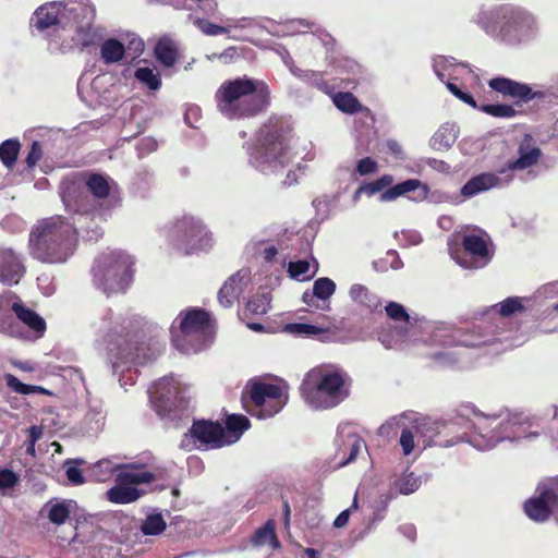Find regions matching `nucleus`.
Instances as JSON below:
<instances>
[{
    "mask_svg": "<svg viewBox=\"0 0 558 558\" xmlns=\"http://www.w3.org/2000/svg\"><path fill=\"white\" fill-rule=\"evenodd\" d=\"M25 274L21 254L12 247L0 245V281L5 284H16Z\"/></svg>",
    "mask_w": 558,
    "mask_h": 558,
    "instance_id": "25",
    "label": "nucleus"
},
{
    "mask_svg": "<svg viewBox=\"0 0 558 558\" xmlns=\"http://www.w3.org/2000/svg\"><path fill=\"white\" fill-rule=\"evenodd\" d=\"M349 377L339 371L313 369L300 387L306 405L313 410H328L340 404L349 396Z\"/></svg>",
    "mask_w": 558,
    "mask_h": 558,
    "instance_id": "7",
    "label": "nucleus"
},
{
    "mask_svg": "<svg viewBox=\"0 0 558 558\" xmlns=\"http://www.w3.org/2000/svg\"><path fill=\"white\" fill-rule=\"evenodd\" d=\"M478 110L495 118H512L515 116L514 108L505 104L483 105L478 107Z\"/></svg>",
    "mask_w": 558,
    "mask_h": 558,
    "instance_id": "53",
    "label": "nucleus"
},
{
    "mask_svg": "<svg viewBox=\"0 0 558 558\" xmlns=\"http://www.w3.org/2000/svg\"><path fill=\"white\" fill-rule=\"evenodd\" d=\"M161 352H162V345L157 341H155L153 343H148V344H145V343L136 344V347H134L132 349L122 351L123 356L128 355L129 353H131L133 356H136L138 354L141 362L135 360L134 362H131L130 364L121 365L117 372H114L112 369L113 374H119V373L124 374L125 372L129 373L126 380H125V375H123L122 377L119 378L121 387H124L126 384L133 385L135 383L134 376L132 373L133 365H144V364L155 360L158 355L161 354Z\"/></svg>",
    "mask_w": 558,
    "mask_h": 558,
    "instance_id": "23",
    "label": "nucleus"
},
{
    "mask_svg": "<svg viewBox=\"0 0 558 558\" xmlns=\"http://www.w3.org/2000/svg\"><path fill=\"white\" fill-rule=\"evenodd\" d=\"M532 299L510 296L492 307V313L499 314L506 318L517 313L524 312L531 304Z\"/></svg>",
    "mask_w": 558,
    "mask_h": 558,
    "instance_id": "34",
    "label": "nucleus"
},
{
    "mask_svg": "<svg viewBox=\"0 0 558 558\" xmlns=\"http://www.w3.org/2000/svg\"><path fill=\"white\" fill-rule=\"evenodd\" d=\"M184 391V385L172 375L159 379L148 390L150 403L161 417L170 416L181 405Z\"/></svg>",
    "mask_w": 558,
    "mask_h": 558,
    "instance_id": "17",
    "label": "nucleus"
},
{
    "mask_svg": "<svg viewBox=\"0 0 558 558\" xmlns=\"http://www.w3.org/2000/svg\"><path fill=\"white\" fill-rule=\"evenodd\" d=\"M250 421L246 416L241 414H231L227 417L226 428H225V438L226 440L230 438H235L234 442H236L242 434L248 429Z\"/></svg>",
    "mask_w": 558,
    "mask_h": 558,
    "instance_id": "37",
    "label": "nucleus"
},
{
    "mask_svg": "<svg viewBox=\"0 0 558 558\" xmlns=\"http://www.w3.org/2000/svg\"><path fill=\"white\" fill-rule=\"evenodd\" d=\"M291 131L282 123L263 126L245 149L250 165L264 174H276L293 158Z\"/></svg>",
    "mask_w": 558,
    "mask_h": 558,
    "instance_id": "5",
    "label": "nucleus"
},
{
    "mask_svg": "<svg viewBox=\"0 0 558 558\" xmlns=\"http://www.w3.org/2000/svg\"><path fill=\"white\" fill-rule=\"evenodd\" d=\"M135 78L150 90H158L161 86L160 74L154 69L142 66L134 73Z\"/></svg>",
    "mask_w": 558,
    "mask_h": 558,
    "instance_id": "44",
    "label": "nucleus"
},
{
    "mask_svg": "<svg viewBox=\"0 0 558 558\" xmlns=\"http://www.w3.org/2000/svg\"><path fill=\"white\" fill-rule=\"evenodd\" d=\"M458 128L453 123L442 124L432 136L430 147L435 150H447L457 141Z\"/></svg>",
    "mask_w": 558,
    "mask_h": 558,
    "instance_id": "32",
    "label": "nucleus"
},
{
    "mask_svg": "<svg viewBox=\"0 0 558 558\" xmlns=\"http://www.w3.org/2000/svg\"><path fill=\"white\" fill-rule=\"evenodd\" d=\"M85 184L93 196L99 201V207L92 214L93 219L97 217L105 220L120 204L117 183L108 175L90 173L86 177Z\"/></svg>",
    "mask_w": 558,
    "mask_h": 558,
    "instance_id": "19",
    "label": "nucleus"
},
{
    "mask_svg": "<svg viewBox=\"0 0 558 558\" xmlns=\"http://www.w3.org/2000/svg\"><path fill=\"white\" fill-rule=\"evenodd\" d=\"M125 464L118 463L112 459H102L92 468V474L98 482L108 481L113 474H118Z\"/></svg>",
    "mask_w": 558,
    "mask_h": 558,
    "instance_id": "36",
    "label": "nucleus"
},
{
    "mask_svg": "<svg viewBox=\"0 0 558 558\" xmlns=\"http://www.w3.org/2000/svg\"><path fill=\"white\" fill-rule=\"evenodd\" d=\"M288 271L290 276L296 280H308L315 276L317 263L314 260V265L312 266L307 260L290 262Z\"/></svg>",
    "mask_w": 558,
    "mask_h": 558,
    "instance_id": "42",
    "label": "nucleus"
},
{
    "mask_svg": "<svg viewBox=\"0 0 558 558\" xmlns=\"http://www.w3.org/2000/svg\"><path fill=\"white\" fill-rule=\"evenodd\" d=\"M333 105L342 112L353 114L362 110V105L357 98L351 93H332Z\"/></svg>",
    "mask_w": 558,
    "mask_h": 558,
    "instance_id": "39",
    "label": "nucleus"
},
{
    "mask_svg": "<svg viewBox=\"0 0 558 558\" xmlns=\"http://www.w3.org/2000/svg\"><path fill=\"white\" fill-rule=\"evenodd\" d=\"M505 5H481L470 14L471 25L497 41L500 24L502 22Z\"/></svg>",
    "mask_w": 558,
    "mask_h": 558,
    "instance_id": "20",
    "label": "nucleus"
},
{
    "mask_svg": "<svg viewBox=\"0 0 558 558\" xmlns=\"http://www.w3.org/2000/svg\"><path fill=\"white\" fill-rule=\"evenodd\" d=\"M128 45L116 38H108L100 45V58L105 64H112L120 62L125 52L132 51L133 57H138L144 50V41L135 34H128Z\"/></svg>",
    "mask_w": 558,
    "mask_h": 558,
    "instance_id": "21",
    "label": "nucleus"
},
{
    "mask_svg": "<svg viewBox=\"0 0 558 558\" xmlns=\"http://www.w3.org/2000/svg\"><path fill=\"white\" fill-rule=\"evenodd\" d=\"M399 442L404 456L413 453L416 447L413 430L410 428H404L401 433Z\"/></svg>",
    "mask_w": 558,
    "mask_h": 558,
    "instance_id": "60",
    "label": "nucleus"
},
{
    "mask_svg": "<svg viewBox=\"0 0 558 558\" xmlns=\"http://www.w3.org/2000/svg\"><path fill=\"white\" fill-rule=\"evenodd\" d=\"M558 296V281L542 286L534 294V299L547 300Z\"/></svg>",
    "mask_w": 558,
    "mask_h": 558,
    "instance_id": "62",
    "label": "nucleus"
},
{
    "mask_svg": "<svg viewBox=\"0 0 558 558\" xmlns=\"http://www.w3.org/2000/svg\"><path fill=\"white\" fill-rule=\"evenodd\" d=\"M225 27L231 29H247L256 25V21L252 17L227 19Z\"/></svg>",
    "mask_w": 558,
    "mask_h": 558,
    "instance_id": "63",
    "label": "nucleus"
},
{
    "mask_svg": "<svg viewBox=\"0 0 558 558\" xmlns=\"http://www.w3.org/2000/svg\"><path fill=\"white\" fill-rule=\"evenodd\" d=\"M190 20L203 34L207 36H217L229 33V27L214 24L206 19L193 17L190 15Z\"/></svg>",
    "mask_w": 558,
    "mask_h": 558,
    "instance_id": "49",
    "label": "nucleus"
},
{
    "mask_svg": "<svg viewBox=\"0 0 558 558\" xmlns=\"http://www.w3.org/2000/svg\"><path fill=\"white\" fill-rule=\"evenodd\" d=\"M523 510L526 517L537 523H544L551 515L558 521V477L541 481L534 495L529 498Z\"/></svg>",
    "mask_w": 558,
    "mask_h": 558,
    "instance_id": "13",
    "label": "nucleus"
},
{
    "mask_svg": "<svg viewBox=\"0 0 558 558\" xmlns=\"http://www.w3.org/2000/svg\"><path fill=\"white\" fill-rule=\"evenodd\" d=\"M166 529V522L160 513L148 515L142 523L141 530L145 535H158Z\"/></svg>",
    "mask_w": 558,
    "mask_h": 558,
    "instance_id": "48",
    "label": "nucleus"
},
{
    "mask_svg": "<svg viewBox=\"0 0 558 558\" xmlns=\"http://www.w3.org/2000/svg\"><path fill=\"white\" fill-rule=\"evenodd\" d=\"M131 320L112 310H105L99 318L93 324L96 335V343L104 348L107 357L114 372L121 365L130 364L135 360L141 362L140 355L133 356L131 353L123 356L122 351H126L140 344L130 337Z\"/></svg>",
    "mask_w": 558,
    "mask_h": 558,
    "instance_id": "6",
    "label": "nucleus"
},
{
    "mask_svg": "<svg viewBox=\"0 0 558 558\" xmlns=\"http://www.w3.org/2000/svg\"><path fill=\"white\" fill-rule=\"evenodd\" d=\"M463 247L464 251L461 254L451 253V255L461 267L466 269L485 267L494 255L489 236L485 232L465 234Z\"/></svg>",
    "mask_w": 558,
    "mask_h": 558,
    "instance_id": "18",
    "label": "nucleus"
},
{
    "mask_svg": "<svg viewBox=\"0 0 558 558\" xmlns=\"http://www.w3.org/2000/svg\"><path fill=\"white\" fill-rule=\"evenodd\" d=\"M336 284L335 282L327 278H318L313 286V292L316 299L322 301H327L335 293Z\"/></svg>",
    "mask_w": 558,
    "mask_h": 558,
    "instance_id": "50",
    "label": "nucleus"
},
{
    "mask_svg": "<svg viewBox=\"0 0 558 558\" xmlns=\"http://www.w3.org/2000/svg\"><path fill=\"white\" fill-rule=\"evenodd\" d=\"M293 76L300 81L317 88L326 95H331L335 90V86L325 81L324 74L313 70H293Z\"/></svg>",
    "mask_w": 558,
    "mask_h": 558,
    "instance_id": "35",
    "label": "nucleus"
},
{
    "mask_svg": "<svg viewBox=\"0 0 558 558\" xmlns=\"http://www.w3.org/2000/svg\"><path fill=\"white\" fill-rule=\"evenodd\" d=\"M7 386L14 392L20 395H32V393H47L48 391L40 387L35 385H28L22 383L19 378H16L12 374H7L4 376Z\"/></svg>",
    "mask_w": 558,
    "mask_h": 558,
    "instance_id": "45",
    "label": "nucleus"
},
{
    "mask_svg": "<svg viewBox=\"0 0 558 558\" xmlns=\"http://www.w3.org/2000/svg\"><path fill=\"white\" fill-rule=\"evenodd\" d=\"M66 17L68 10L62 2H49L35 11L31 23L39 32L54 31Z\"/></svg>",
    "mask_w": 558,
    "mask_h": 558,
    "instance_id": "24",
    "label": "nucleus"
},
{
    "mask_svg": "<svg viewBox=\"0 0 558 558\" xmlns=\"http://www.w3.org/2000/svg\"><path fill=\"white\" fill-rule=\"evenodd\" d=\"M489 87L504 96L518 98L520 100H531L536 97L532 88L527 84L519 83L517 81L506 77H495L488 82Z\"/></svg>",
    "mask_w": 558,
    "mask_h": 558,
    "instance_id": "27",
    "label": "nucleus"
},
{
    "mask_svg": "<svg viewBox=\"0 0 558 558\" xmlns=\"http://www.w3.org/2000/svg\"><path fill=\"white\" fill-rule=\"evenodd\" d=\"M385 311L387 316L393 322L410 325V315L402 304L397 302H389L385 306Z\"/></svg>",
    "mask_w": 558,
    "mask_h": 558,
    "instance_id": "52",
    "label": "nucleus"
},
{
    "mask_svg": "<svg viewBox=\"0 0 558 558\" xmlns=\"http://www.w3.org/2000/svg\"><path fill=\"white\" fill-rule=\"evenodd\" d=\"M73 507L72 500H61V501H48L44 508L43 512L46 513L48 520L56 524L61 525L66 522L70 517L71 510Z\"/></svg>",
    "mask_w": 558,
    "mask_h": 558,
    "instance_id": "33",
    "label": "nucleus"
},
{
    "mask_svg": "<svg viewBox=\"0 0 558 558\" xmlns=\"http://www.w3.org/2000/svg\"><path fill=\"white\" fill-rule=\"evenodd\" d=\"M252 541L255 546L269 545L272 549L280 547L272 521H268L263 527L258 529Z\"/></svg>",
    "mask_w": 558,
    "mask_h": 558,
    "instance_id": "41",
    "label": "nucleus"
},
{
    "mask_svg": "<svg viewBox=\"0 0 558 558\" xmlns=\"http://www.w3.org/2000/svg\"><path fill=\"white\" fill-rule=\"evenodd\" d=\"M422 483V477L411 472L404 473L398 477L395 481L393 486L401 495H410L416 492L421 487Z\"/></svg>",
    "mask_w": 558,
    "mask_h": 558,
    "instance_id": "43",
    "label": "nucleus"
},
{
    "mask_svg": "<svg viewBox=\"0 0 558 558\" xmlns=\"http://www.w3.org/2000/svg\"><path fill=\"white\" fill-rule=\"evenodd\" d=\"M20 482V476L9 469H2L0 471V492L5 494L8 489L13 488Z\"/></svg>",
    "mask_w": 558,
    "mask_h": 558,
    "instance_id": "58",
    "label": "nucleus"
},
{
    "mask_svg": "<svg viewBox=\"0 0 558 558\" xmlns=\"http://www.w3.org/2000/svg\"><path fill=\"white\" fill-rule=\"evenodd\" d=\"M169 238L184 254L209 250L214 244L213 233L203 221L193 216H184L175 221Z\"/></svg>",
    "mask_w": 558,
    "mask_h": 558,
    "instance_id": "11",
    "label": "nucleus"
},
{
    "mask_svg": "<svg viewBox=\"0 0 558 558\" xmlns=\"http://www.w3.org/2000/svg\"><path fill=\"white\" fill-rule=\"evenodd\" d=\"M538 422L521 412L509 410L496 414H484L471 405L461 407L449 430L462 429L456 440L440 444L450 447L468 441L480 450H489L502 441L517 442L535 439L541 435Z\"/></svg>",
    "mask_w": 558,
    "mask_h": 558,
    "instance_id": "1",
    "label": "nucleus"
},
{
    "mask_svg": "<svg viewBox=\"0 0 558 558\" xmlns=\"http://www.w3.org/2000/svg\"><path fill=\"white\" fill-rule=\"evenodd\" d=\"M133 259L122 251L102 253L93 268L97 289L110 295L123 292L132 281Z\"/></svg>",
    "mask_w": 558,
    "mask_h": 558,
    "instance_id": "9",
    "label": "nucleus"
},
{
    "mask_svg": "<svg viewBox=\"0 0 558 558\" xmlns=\"http://www.w3.org/2000/svg\"><path fill=\"white\" fill-rule=\"evenodd\" d=\"M251 399L255 409L252 415L268 418L280 412L288 401V390L283 384L258 381L251 386Z\"/></svg>",
    "mask_w": 558,
    "mask_h": 558,
    "instance_id": "15",
    "label": "nucleus"
},
{
    "mask_svg": "<svg viewBox=\"0 0 558 558\" xmlns=\"http://www.w3.org/2000/svg\"><path fill=\"white\" fill-rule=\"evenodd\" d=\"M433 70L436 76L445 84L449 81H459L461 74L471 72L465 63H457L451 57L437 56L433 58Z\"/></svg>",
    "mask_w": 558,
    "mask_h": 558,
    "instance_id": "29",
    "label": "nucleus"
},
{
    "mask_svg": "<svg viewBox=\"0 0 558 558\" xmlns=\"http://www.w3.org/2000/svg\"><path fill=\"white\" fill-rule=\"evenodd\" d=\"M501 17L498 43L519 44L532 37L536 32L534 16L522 8L505 5Z\"/></svg>",
    "mask_w": 558,
    "mask_h": 558,
    "instance_id": "14",
    "label": "nucleus"
},
{
    "mask_svg": "<svg viewBox=\"0 0 558 558\" xmlns=\"http://www.w3.org/2000/svg\"><path fill=\"white\" fill-rule=\"evenodd\" d=\"M65 474L69 482L73 485H82L85 482L82 471L73 462H65Z\"/></svg>",
    "mask_w": 558,
    "mask_h": 558,
    "instance_id": "61",
    "label": "nucleus"
},
{
    "mask_svg": "<svg viewBox=\"0 0 558 558\" xmlns=\"http://www.w3.org/2000/svg\"><path fill=\"white\" fill-rule=\"evenodd\" d=\"M392 182H393L392 175L384 174L383 177H380L379 179H377L375 181L364 183L363 190H366V194L368 196H372V195L383 191L384 189L390 186L392 184Z\"/></svg>",
    "mask_w": 558,
    "mask_h": 558,
    "instance_id": "56",
    "label": "nucleus"
},
{
    "mask_svg": "<svg viewBox=\"0 0 558 558\" xmlns=\"http://www.w3.org/2000/svg\"><path fill=\"white\" fill-rule=\"evenodd\" d=\"M342 437V442L339 446L338 456L340 457V466H344L352 462L360 453L365 444L363 439L355 433H348Z\"/></svg>",
    "mask_w": 558,
    "mask_h": 558,
    "instance_id": "30",
    "label": "nucleus"
},
{
    "mask_svg": "<svg viewBox=\"0 0 558 558\" xmlns=\"http://www.w3.org/2000/svg\"><path fill=\"white\" fill-rule=\"evenodd\" d=\"M409 330L407 327H400L396 330L395 336L381 335L380 342L387 348L392 349L399 347L402 342L408 340Z\"/></svg>",
    "mask_w": 558,
    "mask_h": 558,
    "instance_id": "55",
    "label": "nucleus"
},
{
    "mask_svg": "<svg viewBox=\"0 0 558 558\" xmlns=\"http://www.w3.org/2000/svg\"><path fill=\"white\" fill-rule=\"evenodd\" d=\"M415 191H420L418 195L412 198L413 201L416 202L426 199L429 193V189L425 183L421 182L417 179H408L384 191L380 194L379 199L380 202H391L400 196H403L408 193Z\"/></svg>",
    "mask_w": 558,
    "mask_h": 558,
    "instance_id": "28",
    "label": "nucleus"
},
{
    "mask_svg": "<svg viewBox=\"0 0 558 558\" xmlns=\"http://www.w3.org/2000/svg\"><path fill=\"white\" fill-rule=\"evenodd\" d=\"M284 331L293 336L312 337L323 332L324 330L314 325L295 323L286 325Z\"/></svg>",
    "mask_w": 558,
    "mask_h": 558,
    "instance_id": "51",
    "label": "nucleus"
},
{
    "mask_svg": "<svg viewBox=\"0 0 558 558\" xmlns=\"http://www.w3.org/2000/svg\"><path fill=\"white\" fill-rule=\"evenodd\" d=\"M281 26V32L283 33V35H295L299 33H303V29L305 28L312 29L314 27V23L307 20L295 19L287 21Z\"/></svg>",
    "mask_w": 558,
    "mask_h": 558,
    "instance_id": "54",
    "label": "nucleus"
},
{
    "mask_svg": "<svg viewBox=\"0 0 558 558\" xmlns=\"http://www.w3.org/2000/svg\"><path fill=\"white\" fill-rule=\"evenodd\" d=\"M395 238L399 244L404 247L417 245L422 242L421 234L415 230H402L400 232H396Z\"/></svg>",
    "mask_w": 558,
    "mask_h": 558,
    "instance_id": "57",
    "label": "nucleus"
},
{
    "mask_svg": "<svg viewBox=\"0 0 558 558\" xmlns=\"http://www.w3.org/2000/svg\"><path fill=\"white\" fill-rule=\"evenodd\" d=\"M373 267L376 271L380 272H385L388 269L399 270L403 267V262L395 250H389L385 257L373 263Z\"/></svg>",
    "mask_w": 558,
    "mask_h": 558,
    "instance_id": "46",
    "label": "nucleus"
},
{
    "mask_svg": "<svg viewBox=\"0 0 558 558\" xmlns=\"http://www.w3.org/2000/svg\"><path fill=\"white\" fill-rule=\"evenodd\" d=\"M446 86L448 88V90L454 95L458 99H460L461 101H463L464 104L471 106L472 108L474 109H478V106L475 101V99L473 98V96L466 92H463L457 84H454L453 82H447L446 83Z\"/></svg>",
    "mask_w": 558,
    "mask_h": 558,
    "instance_id": "59",
    "label": "nucleus"
},
{
    "mask_svg": "<svg viewBox=\"0 0 558 558\" xmlns=\"http://www.w3.org/2000/svg\"><path fill=\"white\" fill-rule=\"evenodd\" d=\"M235 438L226 440L225 428L219 423L207 421L195 422L181 440L185 450H208L234 444Z\"/></svg>",
    "mask_w": 558,
    "mask_h": 558,
    "instance_id": "16",
    "label": "nucleus"
},
{
    "mask_svg": "<svg viewBox=\"0 0 558 558\" xmlns=\"http://www.w3.org/2000/svg\"><path fill=\"white\" fill-rule=\"evenodd\" d=\"M20 148L21 144L17 138H9L0 144V160L9 170L14 167Z\"/></svg>",
    "mask_w": 558,
    "mask_h": 558,
    "instance_id": "40",
    "label": "nucleus"
},
{
    "mask_svg": "<svg viewBox=\"0 0 558 558\" xmlns=\"http://www.w3.org/2000/svg\"><path fill=\"white\" fill-rule=\"evenodd\" d=\"M82 23L76 27L75 39L83 47L87 48L99 44L105 36V28L93 25L96 17V9L88 4L80 5Z\"/></svg>",
    "mask_w": 558,
    "mask_h": 558,
    "instance_id": "22",
    "label": "nucleus"
},
{
    "mask_svg": "<svg viewBox=\"0 0 558 558\" xmlns=\"http://www.w3.org/2000/svg\"><path fill=\"white\" fill-rule=\"evenodd\" d=\"M157 60L167 68H171L177 62L178 52L174 44L167 38L160 39L155 47Z\"/></svg>",
    "mask_w": 558,
    "mask_h": 558,
    "instance_id": "38",
    "label": "nucleus"
},
{
    "mask_svg": "<svg viewBox=\"0 0 558 558\" xmlns=\"http://www.w3.org/2000/svg\"><path fill=\"white\" fill-rule=\"evenodd\" d=\"M250 282V272L241 269L223 283L218 292V301L223 307H231L239 296L243 293Z\"/></svg>",
    "mask_w": 558,
    "mask_h": 558,
    "instance_id": "26",
    "label": "nucleus"
},
{
    "mask_svg": "<svg viewBox=\"0 0 558 558\" xmlns=\"http://www.w3.org/2000/svg\"><path fill=\"white\" fill-rule=\"evenodd\" d=\"M269 308L270 295L268 293L256 294L246 303V312L253 315H264Z\"/></svg>",
    "mask_w": 558,
    "mask_h": 558,
    "instance_id": "47",
    "label": "nucleus"
},
{
    "mask_svg": "<svg viewBox=\"0 0 558 558\" xmlns=\"http://www.w3.org/2000/svg\"><path fill=\"white\" fill-rule=\"evenodd\" d=\"M378 163L371 157H365L357 161L356 163V172L360 175H367L377 172Z\"/></svg>",
    "mask_w": 558,
    "mask_h": 558,
    "instance_id": "64",
    "label": "nucleus"
},
{
    "mask_svg": "<svg viewBox=\"0 0 558 558\" xmlns=\"http://www.w3.org/2000/svg\"><path fill=\"white\" fill-rule=\"evenodd\" d=\"M349 295L354 303L365 307L369 312H375L381 306L380 299L363 284L355 283L351 286Z\"/></svg>",
    "mask_w": 558,
    "mask_h": 558,
    "instance_id": "31",
    "label": "nucleus"
},
{
    "mask_svg": "<svg viewBox=\"0 0 558 558\" xmlns=\"http://www.w3.org/2000/svg\"><path fill=\"white\" fill-rule=\"evenodd\" d=\"M541 155V149L534 144L533 138L525 135L518 146L517 158L509 160L506 167L497 172H483L472 177L461 187V196L471 198L488 190L507 186L513 181L515 173H522L520 179L523 181L535 179L537 172L534 171V167Z\"/></svg>",
    "mask_w": 558,
    "mask_h": 558,
    "instance_id": "4",
    "label": "nucleus"
},
{
    "mask_svg": "<svg viewBox=\"0 0 558 558\" xmlns=\"http://www.w3.org/2000/svg\"><path fill=\"white\" fill-rule=\"evenodd\" d=\"M156 480V474L137 463H128L116 476V485L107 490V499L117 505L136 501L144 490L141 484H149Z\"/></svg>",
    "mask_w": 558,
    "mask_h": 558,
    "instance_id": "10",
    "label": "nucleus"
},
{
    "mask_svg": "<svg viewBox=\"0 0 558 558\" xmlns=\"http://www.w3.org/2000/svg\"><path fill=\"white\" fill-rule=\"evenodd\" d=\"M173 345L185 354L198 353L215 339V324L209 313L199 308L182 311L171 326Z\"/></svg>",
    "mask_w": 558,
    "mask_h": 558,
    "instance_id": "8",
    "label": "nucleus"
},
{
    "mask_svg": "<svg viewBox=\"0 0 558 558\" xmlns=\"http://www.w3.org/2000/svg\"><path fill=\"white\" fill-rule=\"evenodd\" d=\"M76 186L72 182H63L60 189L62 202L68 211L78 215L74 222L61 216H52L38 221L29 233V254L37 260L47 264L65 263L75 252L77 244L76 225H81L86 214L82 201L75 196Z\"/></svg>",
    "mask_w": 558,
    "mask_h": 558,
    "instance_id": "2",
    "label": "nucleus"
},
{
    "mask_svg": "<svg viewBox=\"0 0 558 558\" xmlns=\"http://www.w3.org/2000/svg\"><path fill=\"white\" fill-rule=\"evenodd\" d=\"M495 340V338H488L481 335L478 331L464 332L461 330L448 331L445 329H438L433 337V341L445 349L450 347L478 348L482 345H490ZM433 356L436 363L442 366L454 365L459 360V353L450 350L435 352Z\"/></svg>",
    "mask_w": 558,
    "mask_h": 558,
    "instance_id": "12",
    "label": "nucleus"
},
{
    "mask_svg": "<svg viewBox=\"0 0 558 558\" xmlns=\"http://www.w3.org/2000/svg\"><path fill=\"white\" fill-rule=\"evenodd\" d=\"M269 100L268 85L248 76L225 81L215 94L217 110L229 120L255 117L268 107Z\"/></svg>",
    "mask_w": 558,
    "mask_h": 558,
    "instance_id": "3",
    "label": "nucleus"
}]
</instances>
